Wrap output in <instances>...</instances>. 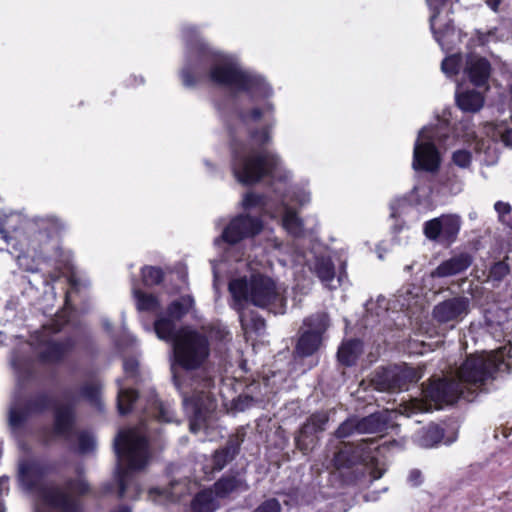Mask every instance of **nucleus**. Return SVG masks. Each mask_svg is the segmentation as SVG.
Segmentation results:
<instances>
[{
  "mask_svg": "<svg viewBox=\"0 0 512 512\" xmlns=\"http://www.w3.org/2000/svg\"><path fill=\"white\" fill-rule=\"evenodd\" d=\"M51 403L47 394L41 393L29 400H15L8 410L7 423L11 435L20 443L21 439L29 433V419L45 411Z\"/></svg>",
  "mask_w": 512,
  "mask_h": 512,
  "instance_id": "nucleus-13",
  "label": "nucleus"
},
{
  "mask_svg": "<svg viewBox=\"0 0 512 512\" xmlns=\"http://www.w3.org/2000/svg\"><path fill=\"white\" fill-rule=\"evenodd\" d=\"M111 512H131V510H130V508L128 506L121 505V506H119L118 508H116L115 510H113Z\"/></svg>",
  "mask_w": 512,
  "mask_h": 512,
  "instance_id": "nucleus-53",
  "label": "nucleus"
},
{
  "mask_svg": "<svg viewBox=\"0 0 512 512\" xmlns=\"http://www.w3.org/2000/svg\"><path fill=\"white\" fill-rule=\"evenodd\" d=\"M261 229L262 222L257 217L239 215L232 219L221 236L214 240L215 247L221 252V261L241 262L245 256L241 240L258 234Z\"/></svg>",
  "mask_w": 512,
  "mask_h": 512,
  "instance_id": "nucleus-9",
  "label": "nucleus"
},
{
  "mask_svg": "<svg viewBox=\"0 0 512 512\" xmlns=\"http://www.w3.org/2000/svg\"><path fill=\"white\" fill-rule=\"evenodd\" d=\"M449 121L443 116L437 119V124L423 127L414 143L412 167L414 170L435 172L440 166V154L436 144H441L447 137Z\"/></svg>",
  "mask_w": 512,
  "mask_h": 512,
  "instance_id": "nucleus-10",
  "label": "nucleus"
},
{
  "mask_svg": "<svg viewBox=\"0 0 512 512\" xmlns=\"http://www.w3.org/2000/svg\"><path fill=\"white\" fill-rule=\"evenodd\" d=\"M78 440V452L81 454L89 453L94 450L96 446L94 436L86 431H82L76 434Z\"/></svg>",
  "mask_w": 512,
  "mask_h": 512,
  "instance_id": "nucleus-42",
  "label": "nucleus"
},
{
  "mask_svg": "<svg viewBox=\"0 0 512 512\" xmlns=\"http://www.w3.org/2000/svg\"><path fill=\"white\" fill-rule=\"evenodd\" d=\"M354 434H359L358 417H350L339 425L335 431V436L338 439L350 437Z\"/></svg>",
  "mask_w": 512,
  "mask_h": 512,
  "instance_id": "nucleus-39",
  "label": "nucleus"
},
{
  "mask_svg": "<svg viewBox=\"0 0 512 512\" xmlns=\"http://www.w3.org/2000/svg\"><path fill=\"white\" fill-rule=\"evenodd\" d=\"M104 326L106 327V329H109L110 325L108 323H104Z\"/></svg>",
  "mask_w": 512,
  "mask_h": 512,
  "instance_id": "nucleus-55",
  "label": "nucleus"
},
{
  "mask_svg": "<svg viewBox=\"0 0 512 512\" xmlns=\"http://www.w3.org/2000/svg\"><path fill=\"white\" fill-rule=\"evenodd\" d=\"M257 402L252 396H249V395H240L236 400H235V408L239 411H244L245 409L253 406V404Z\"/></svg>",
  "mask_w": 512,
  "mask_h": 512,
  "instance_id": "nucleus-45",
  "label": "nucleus"
},
{
  "mask_svg": "<svg viewBox=\"0 0 512 512\" xmlns=\"http://www.w3.org/2000/svg\"><path fill=\"white\" fill-rule=\"evenodd\" d=\"M247 265L253 271L250 277L243 276L232 279L229 292L233 299L232 307L241 310L248 304L267 309L274 314H284L286 311L285 289L256 269L249 261Z\"/></svg>",
  "mask_w": 512,
  "mask_h": 512,
  "instance_id": "nucleus-7",
  "label": "nucleus"
},
{
  "mask_svg": "<svg viewBox=\"0 0 512 512\" xmlns=\"http://www.w3.org/2000/svg\"><path fill=\"white\" fill-rule=\"evenodd\" d=\"M471 301L463 295H456L437 303L432 310V318L438 324L454 328L470 312Z\"/></svg>",
  "mask_w": 512,
  "mask_h": 512,
  "instance_id": "nucleus-19",
  "label": "nucleus"
},
{
  "mask_svg": "<svg viewBox=\"0 0 512 512\" xmlns=\"http://www.w3.org/2000/svg\"><path fill=\"white\" fill-rule=\"evenodd\" d=\"M245 435V428H238L236 433L229 437L226 445L223 448L215 451L213 455L214 470H222L230 461L236 457V455L239 453L240 446L244 441Z\"/></svg>",
  "mask_w": 512,
  "mask_h": 512,
  "instance_id": "nucleus-23",
  "label": "nucleus"
},
{
  "mask_svg": "<svg viewBox=\"0 0 512 512\" xmlns=\"http://www.w3.org/2000/svg\"><path fill=\"white\" fill-rule=\"evenodd\" d=\"M464 73L469 81L476 87L486 91L489 88L491 64L479 55H468L465 61Z\"/></svg>",
  "mask_w": 512,
  "mask_h": 512,
  "instance_id": "nucleus-21",
  "label": "nucleus"
},
{
  "mask_svg": "<svg viewBox=\"0 0 512 512\" xmlns=\"http://www.w3.org/2000/svg\"><path fill=\"white\" fill-rule=\"evenodd\" d=\"M311 270L319 278L321 283L329 289H336L342 281V275H339L338 278L335 279L334 264L327 256H316Z\"/></svg>",
  "mask_w": 512,
  "mask_h": 512,
  "instance_id": "nucleus-27",
  "label": "nucleus"
},
{
  "mask_svg": "<svg viewBox=\"0 0 512 512\" xmlns=\"http://www.w3.org/2000/svg\"><path fill=\"white\" fill-rule=\"evenodd\" d=\"M413 288L406 287L398 291L395 295V303L400 309H411L418 302V295L413 293Z\"/></svg>",
  "mask_w": 512,
  "mask_h": 512,
  "instance_id": "nucleus-37",
  "label": "nucleus"
},
{
  "mask_svg": "<svg viewBox=\"0 0 512 512\" xmlns=\"http://www.w3.org/2000/svg\"><path fill=\"white\" fill-rule=\"evenodd\" d=\"M328 421L329 415L325 411L312 414L301 426L299 434L295 438L297 447L300 450L307 449L306 439L318 432L324 431Z\"/></svg>",
  "mask_w": 512,
  "mask_h": 512,
  "instance_id": "nucleus-26",
  "label": "nucleus"
},
{
  "mask_svg": "<svg viewBox=\"0 0 512 512\" xmlns=\"http://www.w3.org/2000/svg\"><path fill=\"white\" fill-rule=\"evenodd\" d=\"M499 135L502 143L506 147L512 148V126L499 130Z\"/></svg>",
  "mask_w": 512,
  "mask_h": 512,
  "instance_id": "nucleus-48",
  "label": "nucleus"
},
{
  "mask_svg": "<svg viewBox=\"0 0 512 512\" xmlns=\"http://www.w3.org/2000/svg\"><path fill=\"white\" fill-rule=\"evenodd\" d=\"M182 35L186 53L180 76L186 88H194L201 81L208 80L215 86L245 92L252 100H266L261 107L236 108L230 117L225 118L232 155L235 143L257 148L251 140V133L267 129L271 136L270 130L275 124L274 105L268 101L273 95L271 86L260 74L244 67L236 55L211 47L193 26L183 27Z\"/></svg>",
  "mask_w": 512,
  "mask_h": 512,
  "instance_id": "nucleus-1",
  "label": "nucleus"
},
{
  "mask_svg": "<svg viewBox=\"0 0 512 512\" xmlns=\"http://www.w3.org/2000/svg\"><path fill=\"white\" fill-rule=\"evenodd\" d=\"M61 329V326L53 321L36 331L31 336V342H23L14 349L10 364L18 382H25L33 376L36 366L34 354H37L43 363H56L72 350L75 342L71 338L63 341L54 338V334Z\"/></svg>",
  "mask_w": 512,
  "mask_h": 512,
  "instance_id": "nucleus-5",
  "label": "nucleus"
},
{
  "mask_svg": "<svg viewBox=\"0 0 512 512\" xmlns=\"http://www.w3.org/2000/svg\"><path fill=\"white\" fill-rule=\"evenodd\" d=\"M132 293L136 301V308L139 311L156 312L159 309V300L153 294L141 291L134 284L132 287Z\"/></svg>",
  "mask_w": 512,
  "mask_h": 512,
  "instance_id": "nucleus-33",
  "label": "nucleus"
},
{
  "mask_svg": "<svg viewBox=\"0 0 512 512\" xmlns=\"http://www.w3.org/2000/svg\"><path fill=\"white\" fill-rule=\"evenodd\" d=\"M463 64V58L461 54H453L447 56L441 63L442 72L448 76L452 77L458 74L460 68Z\"/></svg>",
  "mask_w": 512,
  "mask_h": 512,
  "instance_id": "nucleus-38",
  "label": "nucleus"
},
{
  "mask_svg": "<svg viewBox=\"0 0 512 512\" xmlns=\"http://www.w3.org/2000/svg\"><path fill=\"white\" fill-rule=\"evenodd\" d=\"M421 378V373L406 364L377 369L371 379L373 387L381 392H396L406 388L409 383Z\"/></svg>",
  "mask_w": 512,
  "mask_h": 512,
  "instance_id": "nucleus-14",
  "label": "nucleus"
},
{
  "mask_svg": "<svg viewBox=\"0 0 512 512\" xmlns=\"http://www.w3.org/2000/svg\"><path fill=\"white\" fill-rule=\"evenodd\" d=\"M411 269H412V266H411V265H407V266L405 267V270H406V271H410Z\"/></svg>",
  "mask_w": 512,
  "mask_h": 512,
  "instance_id": "nucleus-54",
  "label": "nucleus"
},
{
  "mask_svg": "<svg viewBox=\"0 0 512 512\" xmlns=\"http://www.w3.org/2000/svg\"><path fill=\"white\" fill-rule=\"evenodd\" d=\"M455 97L458 107L464 112L476 113L484 105L483 93L475 89H457Z\"/></svg>",
  "mask_w": 512,
  "mask_h": 512,
  "instance_id": "nucleus-28",
  "label": "nucleus"
},
{
  "mask_svg": "<svg viewBox=\"0 0 512 512\" xmlns=\"http://www.w3.org/2000/svg\"><path fill=\"white\" fill-rule=\"evenodd\" d=\"M504 349L467 356L455 372V377L435 379L423 389V398H415L405 407L408 416L439 409L444 404H453L458 399L473 401L497 373L506 371Z\"/></svg>",
  "mask_w": 512,
  "mask_h": 512,
  "instance_id": "nucleus-4",
  "label": "nucleus"
},
{
  "mask_svg": "<svg viewBox=\"0 0 512 512\" xmlns=\"http://www.w3.org/2000/svg\"><path fill=\"white\" fill-rule=\"evenodd\" d=\"M242 207L245 210H256L262 213H271L267 198L254 192H248L242 199Z\"/></svg>",
  "mask_w": 512,
  "mask_h": 512,
  "instance_id": "nucleus-36",
  "label": "nucleus"
},
{
  "mask_svg": "<svg viewBox=\"0 0 512 512\" xmlns=\"http://www.w3.org/2000/svg\"><path fill=\"white\" fill-rule=\"evenodd\" d=\"M495 211L498 213L499 219L503 221V217L511 212L509 203L497 201L494 205Z\"/></svg>",
  "mask_w": 512,
  "mask_h": 512,
  "instance_id": "nucleus-47",
  "label": "nucleus"
},
{
  "mask_svg": "<svg viewBox=\"0 0 512 512\" xmlns=\"http://www.w3.org/2000/svg\"><path fill=\"white\" fill-rule=\"evenodd\" d=\"M87 400L91 405L101 409L100 385L96 382L84 384L79 390L66 388L54 402V435L71 441L74 437L73 425L75 420L74 408L81 400Z\"/></svg>",
  "mask_w": 512,
  "mask_h": 512,
  "instance_id": "nucleus-8",
  "label": "nucleus"
},
{
  "mask_svg": "<svg viewBox=\"0 0 512 512\" xmlns=\"http://www.w3.org/2000/svg\"><path fill=\"white\" fill-rule=\"evenodd\" d=\"M165 496L168 501H175L176 498L168 493V491H162L160 489L154 488L149 491V497L153 498L156 501L155 496Z\"/></svg>",
  "mask_w": 512,
  "mask_h": 512,
  "instance_id": "nucleus-51",
  "label": "nucleus"
},
{
  "mask_svg": "<svg viewBox=\"0 0 512 512\" xmlns=\"http://www.w3.org/2000/svg\"><path fill=\"white\" fill-rule=\"evenodd\" d=\"M509 272V265L505 261H498L490 267L488 280L493 282L494 286H497L500 282L503 281Z\"/></svg>",
  "mask_w": 512,
  "mask_h": 512,
  "instance_id": "nucleus-40",
  "label": "nucleus"
},
{
  "mask_svg": "<svg viewBox=\"0 0 512 512\" xmlns=\"http://www.w3.org/2000/svg\"><path fill=\"white\" fill-rule=\"evenodd\" d=\"M472 264L468 253H459L441 262L432 272V278H447L465 272Z\"/></svg>",
  "mask_w": 512,
  "mask_h": 512,
  "instance_id": "nucleus-24",
  "label": "nucleus"
},
{
  "mask_svg": "<svg viewBox=\"0 0 512 512\" xmlns=\"http://www.w3.org/2000/svg\"><path fill=\"white\" fill-rule=\"evenodd\" d=\"M442 438L443 430L436 425H430L418 434L417 443L423 448H432L440 443Z\"/></svg>",
  "mask_w": 512,
  "mask_h": 512,
  "instance_id": "nucleus-34",
  "label": "nucleus"
},
{
  "mask_svg": "<svg viewBox=\"0 0 512 512\" xmlns=\"http://www.w3.org/2000/svg\"><path fill=\"white\" fill-rule=\"evenodd\" d=\"M501 0H485V3L493 10L497 11Z\"/></svg>",
  "mask_w": 512,
  "mask_h": 512,
  "instance_id": "nucleus-52",
  "label": "nucleus"
},
{
  "mask_svg": "<svg viewBox=\"0 0 512 512\" xmlns=\"http://www.w3.org/2000/svg\"><path fill=\"white\" fill-rule=\"evenodd\" d=\"M253 512H281V505L277 499L271 498L262 502Z\"/></svg>",
  "mask_w": 512,
  "mask_h": 512,
  "instance_id": "nucleus-44",
  "label": "nucleus"
},
{
  "mask_svg": "<svg viewBox=\"0 0 512 512\" xmlns=\"http://www.w3.org/2000/svg\"><path fill=\"white\" fill-rule=\"evenodd\" d=\"M236 311L239 314V320L245 333L255 332L260 334L264 330L265 321L263 318L251 311H246L245 307Z\"/></svg>",
  "mask_w": 512,
  "mask_h": 512,
  "instance_id": "nucleus-32",
  "label": "nucleus"
},
{
  "mask_svg": "<svg viewBox=\"0 0 512 512\" xmlns=\"http://www.w3.org/2000/svg\"><path fill=\"white\" fill-rule=\"evenodd\" d=\"M89 485L83 479L69 481L65 486L45 484L39 487L41 505L36 512H82V507L72 493L84 494Z\"/></svg>",
  "mask_w": 512,
  "mask_h": 512,
  "instance_id": "nucleus-11",
  "label": "nucleus"
},
{
  "mask_svg": "<svg viewBox=\"0 0 512 512\" xmlns=\"http://www.w3.org/2000/svg\"><path fill=\"white\" fill-rule=\"evenodd\" d=\"M2 342V334L0 333V343Z\"/></svg>",
  "mask_w": 512,
  "mask_h": 512,
  "instance_id": "nucleus-56",
  "label": "nucleus"
},
{
  "mask_svg": "<svg viewBox=\"0 0 512 512\" xmlns=\"http://www.w3.org/2000/svg\"><path fill=\"white\" fill-rule=\"evenodd\" d=\"M460 227V217L444 214L426 221L423 224V234L429 241L447 247L455 242Z\"/></svg>",
  "mask_w": 512,
  "mask_h": 512,
  "instance_id": "nucleus-17",
  "label": "nucleus"
},
{
  "mask_svg": "<svg viewBox=\"0 0 512 512\" xmlns=\"http://www.w3.org/2000/svg\"><path fill=\"white\" fill-rule=\"evenodd\" d=\"M142 280L145 286L158 285L163 280V271L154 266H147L142 269Z\"/></svg>",
  "mask_w": 512,
  "mask_h": 512,
  "instance_id": "nucleus-41",
  "label": "nucleus"
},
{
  "mask_svg": "<svg viewBox=\"0 0 512 512\" xmlns=\"http://www.w3.org/2000/svg\"><path fill=\"white\" fill-rule=\"evenodd\" d=\"M219 499L234 497L249 489L244 470L231 471L224 474L212 486Z\"/></svg>",
  "mask_w": 512,
  "mask_h": 512,
  "instance_id": "nucleus-20",
  "label": "nucleus"
},
{
  "mask_svg": "<svg viewBox=\"0 0 512 512\" xmlns=\"http://www.w3.org/2000/svg\"><path fill=\"white\" fill-rule=\"evenodd\" d=\"M395 416V411L385 409L366 417L358 418L359 434L381 433L392 424Z\"/></svg>",
  "mask_w": 512,
  "mask_h": 512,
  "instance_id": "nucleus-25",
  "label": "nucleus"
},
{
  "mask_svg": "<svg viewBox=\"0 0 512 512\" xmlns=\"http://www.w3.org/2000/svg\"><path fill=\"white\" fill-rule=\"evenodd\" d=\"M49 467L37 459H23L19 462V480L27 490L38 488Z\"/></svg>",
  "mask_w": 512,
  "mask_h": 512,
  "instance_id": "nucleus-22",
  "label": "nucleus"
},
{
  "mask_svg": "<svg viewBox=\"0 0 512 512\" xmlns=\"http://www.w3.org/2000/svg\"><path fill=\"white\" fill-rule=\"evenodd\" d=\"M406 204H407L406 199H397V200H394L393 202H391V204H390L391 216L397 217L400 214L402 207Z\"/></svg>",
  "mask_w": 512,
  "mask_h": 512,
  "instance_id": "nucleus-50",
  "label": "nucleus"
},
{
  "mask_svg": "<svg viewBox=\"0 0 512 512\" xmlns=\"http://www.w3.org/2000/svg\"><path fill=\"white\" fill-rule=\"evenodd\" d=\"M195 305L191 295H184L170 303L165 313L159 314L154 322V331L161 340L173 338L178 333L176 323L189 313Z\"/></svg>",
  "mask_w": 512,
  "mask_h": 512,
  "instance_id": "nucleus-16",
  "label": "nucleus"
},
{
  "mask_svg": "<svg viewBox=\"0 0 512 512\" xmlns=\"http://www.w3.org/2000/svg\"><path fill=\"white\" fill-rule=\"evenodd\" d=\"M139 363L134 358L124 360L123 369L127 376L134 377L137 374Z\"/></svg>",
  "mask_w": 512,
  "mask_h": 512,
  "instance_id": "nucleus-46",
  "label": "nucleus"
},
{
  "mask_svg": "<svg viewBox=\"0 0 512 512\" xmlns=\"http://www.w3.org/2000/svg\"><path fill=\"white\" fill-rule=\"evenodd\" d=\"M166 341L172 345L173 381L190 417V430L196 433L216 409V402L208 391L213 379L200 370L209 356V342L206 336L190 328L179 330Z\"/></svg>",
  "mask_w": 512,
  "mask_h": 512,
  "instance_id": "nucleus-3",
  "label": "nucleus"
},
{
  "mask_svg": "<svg viewBox=\"0 0 512 512\" xmlns=\"http://www.w3.org/2000/svg\"><path fill=\"white\" fill-rule=\"evenodd\" d=\"M452 162L461 169H469L472 164V154L466 149H459L453 152Z\"/></svg>",
  "mask_w": 512,
  "mask_h": 512,
  "instance_id": "nucleus-43",
  "label": "nucleus"
},
{
  "mask_svg": "<svg viewBox=\"0 0 512 512\" xmlns=\"http://www.w3.org/2000/svg\"><path fill=\"white\" fill-rule=\"evenodd\" d=\"M118 396H117V408L121 415L128 413L133 402L137 398V393L134 390L127 389L123 386L122 381L118 380Z\"/></svg>",
  "mask_w": 512,
  "mask_h": 512,
  "instance_id": "nucleus-35",
  "label": "nucleus"
},
{
  "mask_svg": "<svg viewBox=\"0 0 512 512\" xmlns=\"http://www.w3.org/2000/svg\"><path fill=\"white\" fill-rule=\"evenodd\" d=\"M219 500L212 487L202 490L191 501V510L192 512H214L220 507Z\"/></svg>",
  "mask_w": 512,
  "mask_h": 512,
  "instance_id": "nucleus-29",
  "label": "nucleus"
},
{
  "mask_svg": "<svg viewBox=\"0 0 512 512\" xmlns=\"http://www.w3.org/2000/svg\"><path fill=\"white\" fill-rule=\"evenodd\" d=\"M251 140L257 148H246L237 143L233 145L231 169L235 179L243 185H251L269 176L271 186L281 202L283 228L294 237L302 236V220L289 203L296 202L300 206L308 204L311 200L310 192L305 187L288 185L291 173L284 168L279 156L265 147L271 141L267 129L251 133Z\"/></svg>",
  "mask_w": 512,
  "mask_h": 512,
  "instance_id": "nucleus-2",
  "label": "nucleus"
},
{
  "mask_svg": "<svg viewBox=\"0 0 512 512\" xmlns=\"http://www.w3.org/2000/svg\"><path fill=\"white\" fill-rule=\"evenodd\" d=\"M375 438L362 440L357 446L344 443L339 451L335 454L333 462L337 469L349 468L359 462L369 467L370 475L373 480H377L385 473V467L380 464L374 455L379 448Z\"/></svg>",
  "mask_w": 512,
  "mask_h": 512,
  "instance_id": "nucleus-12",
  "label": "nucleus"
},
{
  "mask_svg": "<svg viewBox=\"0 0 512 512\" xmlns=\"http://www.w3.org/2000/svg\"><path fill=\"white\" fill-rule=\"evenodd\" d=\"M409 484L411 486H419L422 483V473L418 469H413L409 472L408 478H407Z\"/></svg>",
  "mask_w": 512,
  "mask_h": 512,
  "instance_id": "nucleus-49",
  "label": "nucleus"
},
{
  "mask_svg": "<svg viewBox=\"0 0 512 512\" xmlns=\"http://www.w3.org/2000/svg\"><path fill=\"white\" fill-rule=\"evenodd\" d=\"M453 0H426L430 15V29L434 35L435 40L441 46L443 50L448 49L450 44V38L454 35V27L452 20L449 18V13L452 12L448 9L445 15H443L444 6L452 3ZM456 2L458 0H455Z\"/></svg>",
  "mask_w": 512,
  "mask_h": 512,
  "instance_id": "nucleus-18",
  "label": "nucleus"
},
{
  "mask_svg": "<svg viewBox=\"0 0 512 512\" xmlns=\"http://www.w3.org/2000/svg\"><path fill=\"white\" fill-rule=\"evenodd\" d=\"M329 325V317L325 312H317L307 317L303 322V331L296 345V354L302 357L313 355L319 349L322 336Z\"/></svg>",
  "mask_w": 512,
  "mask_h": 512,
  "instance_id": "nucleus-15",
  "label": "nucleus"
},
{
  "mask_svg": "<svg viewBox=\"0 0 512 512\" xmlns=\"http://www.w3.org/2000/svg\"><path fill=\"white\" fill-rule=\"evenodd\" d=\"M117 456L116 480L118 496L123 498L130 487L135 496L139 495V485L134 481L133 473L144 469L150 459L147 432L144 424L139 427L121 430L114 440Z\"/></svg>",
  "mask_w": 512,
  "mask_h": 512,
  "instance_id": "nucleus-6",
  "label": "nucleus"
},
{
  "mask_svg": "<svg viewBox=\"0 0 512 512\" xmlns=\"http://www.w3.org/2000/svg\"><path fill=\"white\" fill-rule=\"evenodd\" d=\"M146 409L148 413L158 421L167 423L174 421V412L170 404L161 402L156 395L151 396Z\"/></svg>",
  "mask_w": 512,
  "mask_h": 512,
  "instance_id": "nucleus-31",
  "label": "nucleus"
},
{
  "mask_svg": "<svg viewBox=\"0 0 512 512\" xmlns=\"http://www.w3.org/2000/svg\"><path fill=\"white\" fill-rule=\"evenodd\" d=\"M363 351V343L358 339L344 342L338 349V360L345 366L355 364Z\"/></svg>",
  "mask_w": 512,
  "mask_h": 512,
  "instance_id": "nucleus-30",
  "label": "nucleus"
}]
</instances>
